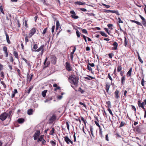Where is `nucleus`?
<instances>
[{
	"label": "nucleus",
	"mask_w": 146,
	"mask_h": 146,
	"mask_svg": "<svg viewBox=\"0 0 146 146\" xmlns=\"http://www.w3.org/2000/svg\"><path fill=\"white\" fill-rule=\"evenodd\" d=\"M36 30L35 28H33L30 31V32L29 34V37H31L36 32Z\"/></svg>",
	"instance_id": "nucleus-11"
},
{
	"label": "nucleus",
	"mask_w": 146,
	"mask_h": 146,
	"mask_svg": "<svg viewBox=\"0 0 146 146\" xmlns=\"http://www.w3.org/2000/svg\"><path fill=\"white\" fill-rule=\"evenodd\" d=\"M93 128L91 126L90 127V133L91 135L94 138L95 137V136L94 135L93 131Z\"/></svg>",
	"instance_id": "nucleus-30"
},
{
	"label": "nucleus",
	"mask_w": 146,
	"mask_h": 146,
	"mask_svg": "<svg viewBox=\"0 0 146 146\" xmlns=\"http://www.w3.org/2000/svg\"><path fill=\"white\" fill-rule=\"evenodd\" d=\"M7 116L8 114L6 112L3 113L0 115V119L2 121H4L6 119Z\"/></svg>",
	"instance_id": "nucleus-3"
},
{
	"label": "nucleus",
	"mask_w": 146,
	"mask_h": 146,
	"mask_svg": "<svg viewBox=\"0 0 146 146\" xmlns=\"http://www.w3.org/2000/svg\"><path fill=\"white\" fill-rule=\"evenodd\" d=\"M48 60V58L47 57H46L45 58L44 61V66H43V69H44L48 67V66L50 64V62L49 61H48L47 62Z\"/></svg>",
	"instance_id": "nucleus-8"
},
{
	"label": "nucleus",
	"mask_w": 146,
	"mask_h": 146,
	"mask_svg": "<svg viewBox=\"0 0 146 146\" xmlns=\"http://www.w3.org/2000/svg\"><path fill=\"white\" fill-rule=\"evenodd\" d=\"M41 141L42 144L44 145L45 144V143H46V141L44 139L42 140Z\"/></svg>",
	"instance_id": "nucleus-64"
},
{
	"label": "nucleus",
	"mask_w": 146,
	"mask_h": 146,
	"mask_svg": "<svg viewBox=\"0 0 146 146\" xmlns=\"http://www.w3.org/2000/svg\"><path fill=\"white\" fill-rule=\"evenodd\" d=\"M78 91L80 92H81L82 93H83L84 92V91L81 88H79L78 89Z\"/></svg>",
	"instance_id": "nucleus-58"
},
{
	"label": "nucleus",
	"mask_w": 146,
	"mask_h": 146,
	"mask_svg": "<svg viewBox=\"0 0 146 146\" xmlns=\"http://www.w3.org/2000/svg\"><path fill=\"white\" fill-rule=\"evenodd\" d=\"M99 135L102 138L104 137V136L103 135L102 131V130H99Z\"/></svg>",
	"instance_id": "nucleus-44"
},
{
	"label": "nucleus",
	"mask_w": 146,
	"mask_h": 146,
	"mask_svg": "<svg viewBox=\"0 0 146 146\" xmlns=\"http://www.w3.org/2000/svg\"><path fill=\"white\" fill-rule=\"evenodd\" d=\"M17 73H18V74L19 75V76H21V71L19 69H17Z\"/></svg>",
	"instance_id": "nucleus-48"
},
{
	"label": "nucleus",
	"mask_w": 146,
	"mask_h": 146,
	"mask_svg": "<svg viewBox=\"0 0 146 146\" xmlns=\"http://www.w3.org/2000/svg\"><path fill=\"white\" fill-rule=\"evenodd\" d=\"M55 131V130L54 127L52 128V129L50 131L49 133V135H54V131Z\"/></svg>",
	"instance_id": "nucleus-29"
},
{
	"label": "nucleus",
	"mask_w": 146,
	"mask_h": 146,
	"mask_svg": "<svg viewBox=\"0 0 146 146\" xmlns=\"http://www.w3.org/2000/svg\"><path fill=\"white\" fill-rule=\"evenodd\" d=\"M81 119L83 121L85 125H86V120L83 117H81Z\"/></svg>",
	"instance_id": "nucleus-41"
},
{
	"label": "nucleus",
	"mask_w": 146,
	"mask_h": 146,
	"mask_svg": "<svg viewBox=\"0 0 146 146\" xmlns=\"http://www.w3.org/2000/svg\"><path fill=\"white\" fill-rule=\"evenodd\" d=\"M135 129H136V131L138 133H140L141 132L142 128L141 125L137 126L135 128Z\"/></svg>",
	"instance_id": "nucleus-15"
},
{
	"label": "nucleus",
	"mask_w": 146,
	"mask_h": 146,
	"mask_svg": "<svg viewBox=\"0 0 146 146\" xmlns=\"http://www.w3.org/2000/svg\"><path fill=\"white\" fill-rule=\"evenodd\" d=\"M98 32L100 34L103 36L107 37V35L103 31H100Z\"/></svg>",
	"instance_id": "nucleus-35"
},
{
	"label": "nucleus",
	"mask_w": 146,
	"mask_h": 146,
	"mask_svg": "<svg viewBox=\"0 0 146 146\" xmlns=\"http://www.w3.org/2000/svg\"><path fill=\"white\" fill-rule=\"evenodd\" d=\"M3 66L0 63V71H2L3 69Z\"/></svg>",
	"instance_id": "nucleus-61"
},
{
	"label": "nucleus",
	"mask_w": 146,
	"mask_h": 146,
	"mask_svg": "<svg viewBox=\"0 0 146 146\" xmlns=\"http://www.w3.org/2000/svg\"><path fill=\"white\" fill-rule=\"evenodd\" d=\"M51 63L54 64H55L56 63L57 58L55 56L52 55L51 56Z\"/></svg>",
	"instance_id": "nucleus-7"
},
{
	"label": "nucleus",
	"mask_w": 146,
	"mask_h": 146,
	"mask_svg": "<svg viewBox=\"0 0 146 146\" xmlns=\"http://www.w3.org/2000/svg\"><path fill=\"white\" fill-rule=\"evenodd\" d=\"M3 50L4 52V54L5 55V57L7 58L8 57V51L7 50V47L6 46L3 47Z\"/></svg>",
	"instance_id": "nucleus-10"
},
{
	"label": "nucleus",
	"mask_w": 146,
	"mask_h": 146,
	"mask_svg": "<svg viewBox=\"0 0 146 146\" xmlns=\"http://www.w3.org/2000/svg\"><path fill=\"white\" fill-rule=\"evenodd\" d=\"M44 45H41L40 47L38 49L35 50H33L32 49V51H35L37 52H39L40 51H41V52L40 53V54L41 56L42 55L43 53L44 52Z\"/></svg>",
	"instance_id": "nucleus-2"
},
{
	"label": "nucleus",
	"mask_w": 146,
	"mask_h": 146,
	"mask_svg": "<svg viewBox=\"0 0 146 146\" xmlns=\"http://www.w3.org/2000/svg\"><path fill=\"white\" fill-rule=\"evenodd\" d=\"M70 122L67 121L66 122V127H67L68 130L69 131L70 130V125H69V123Z\"/></svg>",
	"instance_id": "nucleus-39"
},
{
	"label": "nucleus",
	"mask_w": 146,
	"mask_h": 146,
	"mask_svg": "<svg viewBox=\"0 0 146 146\" xmlns=\"http://www.w3.org/2000/svg\"><path fill=\"white\" fill-rule=\"evenodd\" d=\"M52 100V98L51 97L49 99H46L44 101L45 103H46L49 101H50Z\"/></svg>",
	"instance_id": "nucleus-55"
},
{
	"label": "nucleus",
	"mask_w": 146,
	"mask_h": 146,
	"mask_svg": "<svg viewBox=\"0 0 146 146\" xmlns=\"http://www.w3.org/2000/svg\"><path fill=\"white\" fill-rule=\"evenodd\" d=\"M131 21H132L133 22L136 23L137 25H141V23H140V22H139L137 21H136L131 20Z\"/></svg>",
	"instance_id": "nucleus-45"
},
{
	"label": "nucleus",
	"mask_w": 146,
	"mask_h": 146,
	"mask_svg": "<svg viewBox=\"0 0 146 146\" xmlns=\"http://www.w3.org/2000/svg\"><path fill=\"white\" fill-rule=\"evenodd\" d=\"M70 13L72 14V17L75 19H78V17L76 15L74 11H70Z\"/></svg>",
	"instance_id": "nucleus-16"
},
{
	"label": "nucleus",
	"mask_w": 146,
	"mask_h": 146,
	"mask_svg": "<svg viewBox=\"0 0 146 146\" xmlns=\"http://www.w3.org/2000/svg\"><path fill=\"white\" fill-rule=\"evenodd\" d=\"M119 90L117 89L116 90L114 93V97L115 99H117L119 98Z\"/></svg>",
	"instance_id": "nucleus-12"
},
{
	"label": "nucleus",
	"mask_w": 146,
	"mask_h": 146,
	"mask_svg": "<svg viewBox=\"0 0 146 146\" xmlns=\"http://www.w3.org/2000/svg\"><path fill=\"white\" fill-rule=\"evenodd\" d=\"M144 79L143 78L141 79V84L142 85V86H144Z\"/></svg>",
	"instance_id": "nucleus-62"
},
{
	"label": "nucleus",
	"mask_w": 146,
	"mask_h": 146,
	"mask_svg": "<svg viewBox=\"0 0 146 146\" xmlns=\"http://www.w3.org/2000/svg\"><path fill=\"white\" fill-rule=\"evenodd\" d=\"M76 32L78 37H80L81 33L79 32V31L78 30L76 29Z\"/></svg>",
	"instance_id": "nucleus-42"
},
{
	"label": "nucleus",
	"mask_w": 146,
	"mask_h": 146,
	"mask_svg": "<svg viewBox=\"0 0 146 146\" xmlns=\"http://www.w3.org/2000/svg\"><path fill=\"white\" fill-rule=\"evenodd\" d=\"M10 61L12 63H13L14 61L13 57L12 56H11L10 57Z\"/></svg>",
	"instance_id": "nucleus-63"
},
{
	"label": "nucleus",
	"mask_w": 146,
	"mask_h": 146,
	"mask_svg": "<svg viewBox=\"0 0 146 146\" xmlns=\"http://www.w3.org/2000/svg\"><path fill=\"white\" fill-rule=\"evenodd\" d=\"M33 76V74H30L29 75L28 74L27 76V81L28 82H30Z\"/></svg>",
	"instance_id": "nucleus-13"
},
{
	"label": "nucleus",
	"mask_w": 146,
	"mask_h": 146,
	"mask_svg": "<svg viewBox=\"0 0 146 146\" xmlns=\"http://www.w3.org/2000/svg\"><path fill=\"white\" fill-rule=\"evenodd\" d=\"M44 136V135H41L39 138H38L37 139V142H38L40 141H41L44 138L43 137Z\"/></svg>",
	"instance_id": "nucleus-27"
},
{
	"label": "nucleus",
	"mask_w": 146,
	"mask_h": 146,
	"mask_svg": "<svg viewBox=\"0 0 146 146\" xmlns=\"http://www.w3.org/2000/svg\"><path fill=\"white\" fill-rule=\"evenodd\" d=\"M105 86V90L106 91V92L109 94V89L110 87V84L108 83H106Z\"/></svg>",
	"instance_id": "nucleus-14"
},
{
	"label": "nucleus",
	"mask_w": 146,
	"mask_h": 146,
	"mask_svg": "<svg viewBox=\"0 0 146 146\" xmlns=\"http://www.w3.org/2000/svg\"><path fill=\"white\" fill-rule=\"evenodd\" d=\"M40 130H36L35 133L34 134L33 137L34 139L35 140H36L39 137L40 135Z\"/></svg>",
	"instance_id": "nucleus-4"
},
{
	"label": "nucleus",
	"mask_w": 146,
	"mask_h": 146,
	"mask_svg": "<svg viewBox=\"0 0 146 146\" xmlns=\"http://www.w3.org/2000/svg\"><path fill=\"white\" fill-rule=\"evenodd\" d=\"M5 35L6 36V40H7V42H8V43L9 44L11 42L9 40V35L6 32H5Z\"/></svg>",
	"instance_id": "nucleus-25"
},
{
	"label": "nucleus",
	"mask_w": 146,
	"mask_h": 146,
	"mask_svg": "<svg viewBox=\"0 0 146 146\" xmlns=\"http://www.w3.org/2000/svg\"><path fill=\"white\" fill-rule=\"evenodd\" d=\"M65 68L68 71L72 70V67L70 63L66 62L65 63Z\"/></svg>",
	"instance_id": "nucleus-6"
},
{
	"label": "nucleus",
	"mask_w": 146,
	"mask_h": 146,
	"mask_svg": "<svg viewBox=\"0 0 146 146\" xmlns=\"http://www.w3.org/2000/svg\"><path fill=\"white\" fill-rule=\"evenodd\" d=\"M111 13H115L117 15H119V13L118 11H115V10H111L110 11Z\"/></svg>",
	"instance_id": "nucleus-38"
},
{
	"label": "nucleus",
	"mask_w": 146,
	"mask_h": 146,
	"mask_svg": "<svg viewBox=\"0 0 146 146\" xmlns=\"http://www.w3.org/2000/svg\"><path fill=\"white\" fill-rule=\"evenodd\" d=\"M76 48L75 47V46H74V48L73 50L72 51V52H71V53H70V54L73 55L74 54V52L76 51Z\"/></svg>",
	"instance_id": "nucleus-46"
},
{
	"label": "nucleus",
	"mask_w": 146,
	"mask_h": 146,
	"mask_svg": "<svg viewBox=\"0 0 146 146\" xmlns=\"http://www.w3.org/2000/svg\"><path fill=\"white\" fill-rule=\"evenodd\" d=\"M47 28H45V29L44 30L42 33V34L43 35H44L46 33L47 30Z\"/></svg>",
	"instance_id": "nucleus-60"
},
{
	"label": "nucleus",
	"mask_w": 146,
	"mask_h": 146,
	"mask_svg": "<svg viewBox=\"0 0 146 146\" xmlns=\"http://www.w3.org/2000/svg\"><path fill=\"white\" fill-rule=\"evenodd\" d=\"M108 77L109 78V79L110 80H111V85H113L114 84L112 82V81L113 80V79L112 78H111V75H110V73H109L108 74Z\"/></svg>",
	"instance_id": "nucleus-26"
},
{
	"label": "nucleus",
	"mask_w": 146,
	"mask_h": 146,
	"mask_svg": "<svg viewBox=\"0 0 146 146\" xmlns=\"http://www.w3.org/2000/svg\"><path fill=\"white\" fill-rule=\"evenodd\" d=\"M69 82L72 85L75 86H77L79 78L78 76L72 74L70 75L68 78Z\"/></svg>",
	"instance_id": "nucleus-1"
},
{
	"label": "nucleus",
	"mask_w": 146,
	"mask_h": 146,
	"mask_svg": "<svg viewBox=\"0 0 146 146\" xmlns=\"http://www.w3.org/2000/svg\"><path fill=\"white\" fill-rule=\"evenodd\" d=\"M139 107H141L144 111V117L145 118H146V109L144 107H143V104H140L139 105Z\"/></svg>",
	"instance_id": "nucleus-17"
},
{
	"label": "nucleus",
	"mask_w": 146,
	"mask_h": 146,
	"mask_svg": "<svg viewBox=\"0 0 146 146\" xmlns=\"http://www.w3.org/2000/svg\"><path fill=\"white\" fill-rule=\"evenodd\" d=\"M15 51H14L13 52L14 56H15V58L17 59H18L19 58L18 54V52L16 51V49H14Z\"/></svg>",
	"instance_id": "nucleus-21"
},
{
	"label": "nucleus",
	"mask_w": 146,
	"mask_h": 146,
	"mask_svg": "<svg viewBox=\"0 0 146 146\" xmlns=\"http://www.w3.org/2000/svg\"><path fill=\"white\" fill-rule=\"evenodd\" d=\"M25 121V119L23 118H20L17 120V122L21 124L23 123Z\"/></svg>",
	"instance_id": "nucleus-24"
},
{
	"label": "nucleus",
	"mask_w": 146,
	"mask_h": 146,
	"mask_svg": "<svg viewBox=\"0 0 146 146\" xmlns=\"http://www.w3.org/2000/svg\"><path fill=\"white\" fill-rule=\"evenodd\" d=\"M55 141V140H54V141L53 140H51L50 141V143L52 146H56V143Z\"/></svg>",
	"instance_id": "nucleus-31"
},
{
	"label": "nucleus",
	"mask_w": 146,
	"mask_h": 146,
	"mask_svg": "<svg viewBox=\"0 0 146 146\" xmlns=\"http://www.w3.org/2000/svg\"><path fill=\"white\" fill-rule=\"evenodd\" d=\"M132 68L131 67L130 68L129 71L127 73L126 75L127 77L129 76L130 77L131 75V72L132 71Z\"/></svg>",
	"instance_id": "nucleus-19"
},
{
	"label": "nucleus",
	"mask_w": 146,
	"mask_h": 146,
	"mask_svg": "<svg viewBox=\"0 0 146 146\" xmlns=\"http://www.w3.org/2000/svg\"><path fill=\"white\" fill-rule=\"evenodd\" d=\"M58 29L59 30V31L57 33V35H58L59 34V33L62 30V29H61V28H56V32H57V30Z\"/></svg>",
	"instance_id": "nucleus-52"
},
{
	"label": "nucleus",
	"mask_w": 146,
	"mask_h": 146,
	"mask_svg": "<svg viewBox=\"0 0 146 146\" xmlns=\"http://www.w3.org/2000/svg\"><path fill=\"white\" fill-rule=\"evenodd\" d=\"M38 48V45L37 44H35L33 45V48L36 50Z\"/></svg>",
	"instance_id": "nucleus-47"
},
{
	"label": "nucleus",
	"mask_w": 146,
	"mask_h": 146,
	"mask_svg": "<svg viewBox=\"0 0 146 146\" xmlns=\"http://www.w3.org/2000/svg\"><path fill=\"white\" fill-rule=\"evenodd\" d=\"M106 104L108 105V108H111L110 102V101H107L106 102Z\"/></svg>",
	"instance_id": "nucleus-43"
},
{
	"label": "nucleus",
	"mask_w": 146,
	"mask_h": 146,
	"mask_svg": "<svg viewBox=\"0 0 146 146\" xmlns=\"http://www.w3.org/2000/svg\"><path fill=\"white\" fill-rule=\"evenodd\" d=\"M56 116L55 114H53L49 119V123H52L56 119Z\"/></svg>",
	"instance_id": "nucleus-9"
},
{
	"label": "nucleus",
	"mask_w": 146,
	"mask_h": 146,
	"mask_svg": "<svg viewBox=\"0 0 146 146\" xmlns=\"http://www.w3.org/2000/svg\"><path fill=\"white\" fill-rule=\"evenodd\" d=\"M18 93V91L17 89H14L13 91L12 92V94L11 95V98H13L15 97V94Z\"/></svg>",
	"instance_id": "nucleus-23"
},
{
	"label": "nucleus",
	"mask_w": 146,
	"mask_h": 146,
	"mask_svg": "<svg viewBox=\"0 0 146 146\" xmlns=\"http://www.w3.org/2000/svg\"><path fill=\"white\" fill-rule=\"evenodd\" d=\"M33 110L31 109H29L27 111V113L29 115H31L33 114Z\"/></svg>",
	"instance_id": "nucleus-33"
},
{
	"label": "nucleus",
	"mask_w": 146,
	"mask_h": 146,
	"mask_svg": "<svg viewBox=\"0 0 146 146\" xmlns=\"http://www.w3.org/2000/svg\"><path fill=\"white\" fill-rule=\"evenodd\" d=\"M122 67L121 65H118L117 67V71L118 72H119L122 71Z\"/></svg>",
	"instance_id": "nucleus-32"
},
{
	"label": "nucleus",
	"mask_w": 146,
	"mask_h": 146,
	"mask_svg": "<svg viewBox=\"0 0 146 146\" xmlns=\"http://www.w3.org/2000/svg\"><path fill=\"white\" fill-rule=\"evenodd\" d=\"M1 83L3 85L4 89H5L6 88V86L4 83V82L1 81Z\"/></svg>",
	"instance_id": "nucleus-54"
},
{
	"label": "nucleus",
	"mask_w": 146,
	"mask_h": 146,
	"mask_svg": "<svg viewBox=\"0 0 146 146\" xmlns=\"http://www.w3.org/2000/svg\"><path fill=\"white\" fill-rule=\"evenodd\" d=\"M138 54V58L139 60V61L141 62V64H143V61L141 59V57H140L139 54L138 53H137Z\"/></svg>",
	"instance_id": "nucleus-40"
},
{
	"label": "nucleus",
	"mask_w": 146,
	"mask_h": 146,
	"mask_svg": "<svg viewBox=\"0 0 146 146\" xmlns=\"http://www.w3.org/2000/svg\"><path fill=\"white\" fill-rule=\"evenodd\" d=\"M87 69L88 70L91 71V73H92V68L90 67L89 66V65H88L87 66Z\"/></svg>",
	"instance_id": "nucleus-53"
},
{
	"label": "nucleus",
	"mask_w": 146,
	"mask_h": 146,
	"mask_svg": "<svg viewBox=\"0 0 146 146\" xmlns=\"http://www.w3.org/2000/svg\"><path fill=\"white\" fill-rule=\"evenodd\" d=\"M128 40H127L126 38L125 37H124V45L126 47L127 45L128 44Z\"/></svg>",
	"instance_id": "nucleus-34"
},
{
	"label": "nucleus",
	"mask_w": 146,
	"mask_h": 146,
	"mask_svg": "<svg viewBox=\"0 0 146 146\" xmlns=\"http://www.w3.org/2000/svg\"><path fill=\"white\" fill-rule=\"evenodd\" d=\"M74 4H77L80 5H83L86 4V3L85 2H82L80 1H78L77 2H76L74 3Z\"/></svg>",
	"instance_id": "nucleus-28"
},
{
	"label": "nucleus",
	"mask_w": 146,
	"mask_h": 146,
	"mask_svg": "<svg viewBox=\"0 0 146 146\" xmlns=\"http://www.w3.org/2000/svg\"><path fill=\"white\" fill-rule=\"evenodd\" d=\"M125 80V76H122L121 78V85H124Z\"/></svg>",
	"instance_id": "nucleus-20"
},
{
	"label": "nucleus",
	"mask_w": 146,
	"mask_h": 146,
	"mask_svg": "<svg viewBox=\"0 0 146 146\" xmlns=\"http://www.w3.org/2000/svg\"><path fill=\"white\" fill-rule=\"evenodd\" d=\"M21 59L23 60H24L25 63L27 64L29 66L30 64V63L29 62H28L26 59L22 57L21 58Z\"/></svg>",
	"instance_id": "nucleus-37"
},
{
	"label": "nucleus",
	"mask_w": 146,
	"mask_h": 146,
	"mask_svg": "<svg viewBox=\"0 0 146 146\" xmlns=\"http://www.w3.org/2000/svg\"><path fill=\"white\" fill-rule=\"evenodd\" d=\"M79 104L83 105L86 109V105L84 103H83L82 102H79Z\"/></svg>",
	"instance_id": "nucleus-50"
},
{
	"label": "nucleus",
	"mask_w": 146,
	"mask_h": 146,
	"mask_svg": "<svg viewBox=\"0 0 146 146\" xmlns=\"http://www.w3.org/2000/svg\"><path fill=\"white\" fill-rule=\"evenodd\" d=\"M0 74L1 76L3 78H4V73L2 71H0Z\"/></svg>",
	"instance_id": "nucleus-49"
},
{
	"label": "nucleus",
	"mask_w": 146,
	"mask_h": 146,
	"mask_svg": "<svg viewBox=\"0 0 146 146\" xmlns=\"http://www.w3.org/2000/svg\"><path fill=\"white\" fill-rule=\"evenodd\" d=\"M56 27H58L60 26V23L57 20L56 21Z\"/></svg>",
	"instance_id": "nucleus-51"
},
{
	"label": "nucleus",
	"mask_w": 146,
	"mask_h": 146,
	"mask_svg": "<svg viewBox=\"0 0 146 146\" xmlns=\"http://www.w3.org/2000/svg\"><path fill=\"white\" fill-rule=\"evenodd\" d=\"M47 90H45L42 92V94L43 97H45L46 96V94L47 92Z\"/></svg>",
	"instance_id": "nucleus-36"
},
{
	"label": "nucleus",
	"mask_w": 146,
	"mask_h": 146,
	"mask_svg": "<svg viewBox=\"0 0 146 146\" xmlns=\"http://www.w3.org/2000/svg\"><path fill=\"white\" fill-rule=\"evenodd\" d=\"M63 138L64 139V141L67 144H69L70 143L72 145H73V141L69 139L67 135L63 137Z\"/></svg>",
	"instance_id": "nucleus-5"
},
{
	"label": "nucleus",
	"mask_w": 146,
	"mask_h": 146,
	"mask_svg": "<svg viewBox=\"0 0 146 146\" xmlns=\"http://www.w3.org/2000/svg\"><path fill=\"white\" fill-rule=\"evenodd\" d=\"M108 56L110 58H111L112 57V56H113L114 55L113 54L111 53L109 54H108Z\"/></svg>",
	"instance_id": "nucleus-59"
},
{
	"label": "nucleus",
	"mask_w": 146,
	"mask_h": 146,
	"mask_svg": "<svg viewBox=\"0 0 146 146\" xmlns=\"http://www.w3.org/2000/svg\"><path fill=\"white\" fill-rule=\"evenodd\" d=\"M125 124V123L123 121H121V123L120 125L119 126V127H122Z\"/></svg>",
	"instance_id": "nucleus-56"
},
{
	"label": "nucleus",
	"mask_w": 146,
	"mask_h": 146,
	"mask_svg": "<svg viewBox=\"0 0 146 146\" xmlns=\"http://www.w3.org/2000/svg\"><path fill=\"white\" fill-rule=\"evenodd\" d=\"M23 24L26 27H27V21L26 20H25L24 22H23Z\"/></svg>",
	"instance_id": "nucleus-57"
},
{
	"label": "nucleus",
	"mask_w": 146,
	"mask_h": 146,
	"mask_svg": "<svg viewBox=\"0 0 146 146\" xmlns=\"http://www.w3.org/2000/svg\"><path fill=\"white\" fill-rule=\"evenodd\" d=\"M112 45L114 46V47L112 48V49L114 50H116L118 46V44L117 42H114L113 44Z\"/></svg>",
	"instance_id": "nucleus-22"
},
{
	"label": "nucleus",
	"mask_w": 146,
	"mask_h": 146,
	"mask_svg": "<svg viewBox=\"0 0 146 146\" xmlns=\"http://www.w3.org/2000/svg\"><path fill=\"white\" fill-rule=\"evenodd\" d=\"M142 104L144 107V106L145 105L146 107V99H145L144 100V101L142 103L141 102V101L140 100H139L138 101L137 104L138 105V106L139 107V105L140 104Z\"/></svg>",
	"instance_id": "nucleus-18"
}]
</instances>
